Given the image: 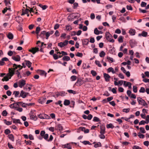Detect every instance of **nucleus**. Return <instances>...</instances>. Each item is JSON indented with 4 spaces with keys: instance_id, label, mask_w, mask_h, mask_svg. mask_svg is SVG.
I'll use <instances>...</instances> for the list:
<instances>
[{
    "instance_id": "nucleus-28",
    "label": "nucleus",
    "mask_w": 149,
    "mask_h": 149,
    "mask_svg": "<svg viewBox=\"0 0 149 149\" xmlns=\"http://www.w3.org/2000/svg\"><path fill=\"white\" fill-rule=\"evenodd\" d=\"M62 60L64 61H68L70 60V57L68 56H64L62 58Z\"/></svg>"
},
{
    "instance_id": "nucleus-40",
    "label": "nucleus",
    "mask_w": 149,
    "mask_h": 149,
    "mask_svg": "<svg viewBox=\"0 0 149 149\" xmlns=\"http://www.w3.org/2000/svg\"><path fill=\"white\" fill-rule=\"evenodd\" d=\"M65 29L68 31H70L72 29V28L70 25H67L65 26Z\"/></svg>"
},
{
    "instance_id": "nucleus-6",
    "label": "nucleus",
    "mask_w": 149,
    "mask_h": 149,
    "mask_svg": "<svg viewBox=\"0 0 149 149\" xmlns=\"http://www.w3.org/2000/svg\"><path fill=\"white\" fill-rule=\"evenodd\" d=\"M68 41L65 40L63 42H60L58 44V46L61 48H62L67 45L68 43Z\"/></svg>"
},
{
    "instance_id": "nucleus-37",
    "label": "nucleus",
    "mask_w": 149,
    "mask_h": 149,
    "mask_svg": "<svg viewBox=\"0 0 149 149\" xmlns=\"http://www.w3.org/2000/svg\"><path fill=\"white\" fill-rule=\"evenodd\" d=\"M40 74L41 75L45 76V77L47 74V73L44 71L42 70H40Z\"/></svg>"
},
{
    "instance_id": "nucleus-59",
    "label": "nucleus",
    "mask_w": 149,
    "mask_h": 149,
    "mask_svg": "<svg viewBox=\"0 0 149 149\" xmlns=\"http://www.w3.org/2000/svg\"><path fill=\"white\" fill-rule=\"evenodd\" d=\"M138 136L140 138L143 139L144 137V135L142 134H141L140 132L138 134Z\"/></svg>"
},
{
    "instance_id": "nucleus-12",
    "label": "nucleus",
    "mask_w": 149,
    "mask_h": 149,
    "mask_svg": "<svg viewBox=\"0 0 149 149\" xmlns=\"http://www.w3.org/2000/svg\"><path fill=\"white\" fill-rule=\"evenodd\" d=\"M10 0H4V2L6 6L8 7V9L10 10Z\"/></svg>"
},
{
    "instance_id": "nucleus-25",
    "label": "nucleus",
    "mask_w": 149,
    "mask_h": 149,
    "mask_svg": "<svg viewBox=\"0 0 149 149\" xmlns=\"http://www.w3.org/2000/svg\"><path fill=\"white\" fill-rule=\"evenodd\" d=\"M100 134H104L105 133V127H100Z\"/></svg>"
},
{
    "instance_id": "nucleus-50",
    "label": "nucleus",
    "mask_w": 149,
    "mask_h": 149,
    "mask_svg": "<svg viewBox=\"0 0 149 149\" xmlns=\"http://www.w3.org/2000/svg\"><path fill=\"white\" fill-rule=\"evenodd\" d=\"M91 73L93 76H95L97 75V73L96 72L93 70H92L91 71Z\"/></svg>"
},
{
    "instance_id": "nucleus-49",
    "label": "nucleus",
    "mask_w": 149,
    "mask_h": 149,
    "mask_svg": "<svg viewBox=\"0 0 149 149\" xmlns=\"http://www.w3.org/2000/svg\"><path fill=\"white\" fill-rule=\"evenodd\" d=\"M40 27L38 26L36 28V33L37 34H38L40 31Z\"/></svg>"
},
{
    "instance_id": "nucleus-22",
    "label": "nucleus",
    "mask_w": 149,
    "mask_h": 149,
    "mask_svg": "<svg viewBox=\"0 0 149 149\" xmlns=\"http://www.w3.org/2000/svg\"><path fill=\"white\" fill-rule=\"evenodd\" d=\"M19 92V91H14L13 93V95H15V97H19L20 94Z\"/></svg>"
},
{
    "instance_id": "nucleus-24",
    "label": "nucleus",
    "mask_w": 149,
    "mask_h": 149,
    "mask_svg": "<svg viewBox=\"0 0 149 149\" xmlns=\"http://www.w3.org/2000/svg\"><path fill=\"white\" fill-rule=\"evenodd\" d=\"M126 82V81H124V85H125V86H128L129 88L130 89L131 88L132 84L130 82H128L126 84H125V83Z\"/></svg>"
},
{
    "instance_id": "nucleus-8",
    "label": "nucleus",
    "mask_w": 149,
    "mask_h": 149,
    "mask_svg": "<svg viewBox=\"0 0 149 149\" xmlns=\"http://www.w3.org/2000/svg\"><path fill=\"white\" fill-rule=\"evenodd\" d=\"M39 51V48L37 47L32 48L31 49H30L29 50V52H31L33 54H35L36 52Z\"/></svg>"
},
{
    "instance_id": "nucleus-32",
    "label": "nucleus",
    "mask_w": 149,
    "mask_h": 149,
    "mask_svg": "<svg viewBox=\"0 0 149 149\" xmlns=\"http://www.w3.org/2000/svg\"><path fill=\"white\" fill-rule=\"evenodd\" d=\"M106 127L107 128L113 129L114 127V126L112 123H109L107 125Z\"/></svg>"
},
{
    "instance_id": "nucleus-15",
    "label": "nucleus",
    "mask_w": 149,
    "mask_h": 149,
    "mask_svg": "<svg viewBox=\"0 0 149 149\" xmlns=\"http://www.w3.org/2000/svg\"><path fill=\"white\" fill-rule=\"evenodd\" d=\"M56 128H57V130H59L60 132H61L63 130V127L61 124H58L56 125L55 127Z\"/></svg>"
},
{
    "instance_id": "nucleus-30",
    "label": "nucleus",
    "mask_w": 149,
    "mask_h": 149,
    "mask_svg": "<svg viewBox=\"0 0 149 149\" xmlns=\"http://www.w3.org/2000/svg\"><path fill=\"white\" fill-rule=\"evenodd\" d=\"M70 104V102L69 100H65L64 102V105L65 106H68Z\"/></svg>"
},
{
    "instance_id": "nucleus-27",
    "label": "nucleus",
    "mask_w": 149,
    "mask_h": 149,
    "mask_svg": "<svg viewBox=\"0 0 149 149\" xmlns=\"http://www.w3.org/2000/svg\"><path fill=\"white\" fill-rule=\"evenodd\" d=\"M107 71L108 72H111L113 74L115 73V71H114L113 68L112 67L109 68L107 69Z\"/></svg>"
},
{
    "instance_id": "nucleus-17",
    "label": "nucleus",
    "mask_w": 149,
    "mask_h": 149,
    "mask_svg": "<svg viewBox=\"0 0 149 149\" xmlns=\"http://www.w3.org/2000/svg\"><path fill=\"white\" fill-rule=\"evenodd\" d=\"M22 97L23 98H25L26 97V92L23 91H21L19 97Z\"/></svg>"
},
{
    "instance_id": "nucleus-5",
    "label": "nucleus",
    "mask_w": 149,
    "mask_h": 149,
    "mask_svg": "<svg viewBox=\"0 0 149 149\" xmlns=\"http://www.w3.org/2000/svg\"><path fill=\"white\" fill-rule=\"evenodd\" d=\"M67 93H66L64 91H61L59 92H57L55 93V94L56 95L57 97H58L59 96H65L66 95Z\"/></svg>"
},
{
    "instance_id": "nucleus-3",
    "label": "nucleus",
    "mask_w": 149,
    "mask_h": 149,
    "mask_svg": "<svg viewBox=\"0 0 149 149\" xmlns=\"http://www.w3.org/2000/svg\"><path fill=\"white\" fill-rule=\"evenodd\" d=\"M137 100L139 104H141L143 106H147V107L148 104H147L145 100L141 97H138L137 98Z\"/></svg>"
},
{
    "instance_id": "nucleus-48",
    "label": "nucleus",
    "mask_w": 149,
    "mask_h": 149,
    "mask_svg": "<svg viewBox=\"0 0 149 149\" xmlns=\"http://www.w3.org/2000/svg\"><path fill=\"white\" fill-rule=\"evenodd\" d=\"M101 146V143L100 142H97V143H96L95 144V145L94 146V147L95 148H97L99 147H100Z\"/></svg>"
},
{
    "instance_id": "nucleus-33",
    "label": "nucleus",
    "mask_w": 149,
    "mask_h": 149,
    "mask_svg": "<svg viewBox=\"0 0 149 149\" xmlns=\"http://www.w3.org/2000/svg\"><path fill=\"white\" fill-rule=\"evenodd\" d=\"M80 142L85 145L88 144L90 145H92V144L88 141H80Z\"/></svg>"
},
{
    "instance_id": "nucleus-62",
    "label": "nucleus",
    "mask_w": 149,
    "mask_h": 149,
    "mask_svg": "<svg viewBox=\"0 0 149 149\" xmlns=\"http://www.w3.org/2000/svg\"><path fill=\"white\" fill-rule=\"evenodd\" d=\"M130 110V108L124 109L123 110V111L124 112H125L126 113H127L129 112Z\"/></svg>"
},
{
    "instance_id": "nucleus-63",
    "label": "nucleus",
    "mask_w": 149,
    "mask_h": 149,
    "mask_svg": "<svg viewBox=\"0 0 149 149\" xmlns=\"http://www.w3.org/2000/svg\"><path fill=\"white\" fill-rule=\"evenodd\" d=\"M60 25L58 23L56 24L54 26V29L55 30H56L58 29Z\"/></svg>"
},
{
    "instance_id": "nucleus-16",
    "label": "nucleus",
    "mask_w": 149,
    "mask_h": 149,
    "mask_svg": "<svg viewBox=\"0 0 149 149\" xmlns=\"http://www.w3.org/2000/svg\"><path fill=\"white\" fill-rule=\"evenodd\" d=\"M45 100L46 98L42 97L38 100V102L39 103L42 104H44L45 102Z\"/></svg>"
},
{
    "instance_id": "nucleus-18",
    "label": "nucleus",
    "mask_w": 149,
    "mask_h": 149,
    "mask_svg": "<svg viewBox=\"0 0 149 149\" xmlns=\"http://www.w3.org/2000/svg\"><path fill=\"white\" fill-rule=\"evenodd\" d=\"M148 33L147 32L143 31L141 33H139L138 35L139 36H142L144 37H146L147 36Z\"/></svg>"
},
{
    "instance_id": "nucleus-2",
    "label": "nucleus",
    "mask_w": 149,
    "mask_h": 149,
    "mask_svg": "<svg viewBox=\"0 0 149 149\" xmlns=\"http://www.w3.org/2000/svg\"><path fill=\"white\" fill-rule=\"evenodd\" d=\"M105 35L106 39L108 41L112 43L114 42V40L112 38L113 37L109 32H106Z\"/></svg>"
},
{
    "instance_id": "nucleus-46",
    "label": "nucleus",
    "mask_w": 149,
    "mask_h": 149,
    "mask_svg": "<svg viewBox=\"0 0 149 149\" xmlns=\"http://www.w3.org/2000/svg\"><path fill=\"white\" fill-rule=\"evenodd\" d=\"M1 61V62H3V65H4L5 63L4 61H8V58L5 57H4V58H2Z\"/></svg>"
},
{
    "instance_id": "nucleus-7",
    "label": "nucleus",
    "mask_w": 149,
    "mask_h": 149,
    "mask_svg": "<svg viewBox=\"0 0 149 149\" xmlns=\"http://www.w3.org/2000/svg\"><path fill=\"white\" fill-rule=\"evenodd\" d=\"M84 81H82L81 78L78 79L77 82L75 83L74 85L77 86H80L83 84Z\"/></svg>"
},
{
    "instance_id": "nucleus-55",
    "label": "nucleus",
    "mask_w": 149,
    "mask_h": 149,
    "mask_svg": "<svg viewBox=\"0 0 149 149\" xmlns=\"http://www.w3.org/2000/svg\"><path fill=\"white\" fill-rule=\"evenodd\" d=\"M78 6V3L75 2L73 4V8L74 9H76L77 8Z\"/></svg>"
},
{
    "instance_id": "nucleus-23",
    "label": "nucleus",
    "mask_w": 149,
    "mask_h": 149,
    "mask_svg": "<svg viewBox=\"0 0 149 149\" xmlns=\"http://www.w3.org/2000/svg\"><path fill=\"white\" fill-rule=\"evenodd\" d=\"M7 37L9 39L12 40L13 38V35L10 32H9L7 35Z\"/></svg>"
},
{
    "instance_id": "nucleus-60",
    "label": "nucleus",
    "mask_w": 149,
    "mask_h": 149,
    "mask_svg": "<svg viewBox=\"0 0 149 149\" xmlns=\"http://www.w3.org/2000/svg\"><path fill=\"white\" fill-rule=\"evenodd\" d=\"M76 56L81 57L83 56V54L82 53L78 52L76 54H75Z\"/></svg>"
},
{
    "instance_id": "nucleus-38",
    "label": "nucleus",
    "mask_w": 149,
    "mask_h": 149,
    "mask_svg": "<svg viewBox=\"0 0 149 149\" xmlns=\"http://www.w3.org/2000/svg\"><path fill=\"white\" fill-rule=\"evenodd\" d=\"M123 37L120 36L118 38V41L119 43H122L123 42Z\"/></svg>"
},
{
    "instance_id": "nucleus-45",
    "label": "nucleus",
    "mask_w": 149,
    "mask_h": 149,
    "mask_svg": "<svg viewBox=\"0 0 149 149\" xmlns=\"http://www.w3.org/2000/svg\"><path fill=\"white\" fill-rule=\"evenodd\" d=\"M67 91L69 93H72L73 94H75L76 93V92L75 91H74L72 90H68Z\"/></svg>"
},
{
    "instance_id": "nucleus-41",
    "label": "nucleus",
    "mask_w": 149,
    "mask_h": 149,
    "mask_svg": "<svg viewBox=\"0 0 149 149\" xmlns=\"http://www.w3.org/2000/svg\"><path fill=\"white\" fill-rule=\"evenodd\" d=\"M100 121V119L97 117H94L93 118V121L95 122H98Z\"/></svg>"
},
{
    "instance_id": "nucleus-19",
    "label": "nucleus",
    "mask_w": 149,
    "mask_h": 149,
    "mask_svg": "<svg viewBox=\"0 0 149 149\" xmlns=\"http://www.w3.org/2000/svg\"><path fill=\"white\" fill-rule=\"evenodd\" d=\"M13 123H18L21 125L22 124L20 122V120L19 119H16L15 118H12Z\"/></svg>"
},
{
    "instance_id": "nucleus-44",
    "label": "nucleus",
    "mask_w": 149,
    "mask_h": 149,
    "mask_svg": "<svg viewBox=\"0 0 149 149\" xmlns=\"http://www.w3.org/2000/svg\"><path fill=\"white\" fill-rule=\"evenodd\" d=\"M107 59L108 60L109 62L112 63L114 62L113 60V58L110 57L109 56H107Z\"/></svg>"
},
{
    "instance_id": "nucleus-36",
    "label": "nucleus",
    "mask_w": 149,
    "mask_h": 149,
    "mask_svg": "<svg viewBox=\"0 0 149 149\" xmlns=\"http://www.w3.org/2000/svg\"><path fill=\"white\" fill-rule=\"evenodd\" d=\"M7 10H9L10 11H11V9L10 10L8 9V7L6 6L5 8H4L3 10H2V12L3 14H5L7 11Z\"/></svg>"
},
{
    "instance_id": "nucleus-52",
    "label": "nucleus",
    "mask_w": 149,
    "mask_h": 149,
    "mask_svg": "<svg viewBox=\"0 0 149 149\" xmlns=\"http://www.w3.org/2000/svg\"><path fill=\"white\" fill-rule=\"evenodd\" d=\"M25 143H26V145H31L32 144V142L30 141H26V140L24 141Z\"/></svg>"
},
{
    "instance_id": "nucleus-21",
    "label": "nucleus",
    "mask_w": 149,
    "mask_h": 149,
    "mask_svg": "<svg viewBox=\"0 0 149 149\" xmlns=\"http://www.w3.org/2000/svg\"><path fill=\"white\" fill-rule=\"evenodd\" d=\"M8 139L14 142L15 138L13 135L12 134H9L8 136Z\"/></svg>"
},
{
    "instance_id": "nucleus-64",
    "label": "nucleus",
    "mask_w": 149,
    "mask_h": 149,
    "mask_svg": "<svg viewBox=\"0 0 149 149\" xmlns=\"http://www.w3.org/2000/svg\"><path fill=\"white\" fill-rule=\"evenodd\" d=\"M133 149H142L141 148L137 146H134L132 147Z\"/></svg>"
},
{
    "instance_id": "nucleus-10",
    "label": "nucleus",
    "mask_w": 149,
    "mask_h": 149,
    "mask_svg": "<svg viewBox=\"0 0 149 149\" xmlns=\"http://www.w3.org/2000/svg\"><path fill=\"white\" fill-rule=\"evenodd\" d=\"M103 77L106 81L108 82L109 81V79L111 78V77L108 74L104 73Z\"/></svg>"
},
{
    "instance_id": "nucleus-56",
    "label": "nucleus",
    "mask_w": 149,
    "mask_h": 149,
    "mask_svg": "<svg viewBox=\"0 0 149 149\" xmlns=\"http://www.w3.org/2000/svg\"><path fill=\"white\" fill-rule=\"evenodd\" d=\"M140 132L142 133H146V131L144 127H141L139 128Z\"/></svg>"
},
{
    "instance_id": "nucleus-31",
    "label": "nucleus",
    "mask_w": 149,
    "mask_h": 149,
    "mask_svg": "<svg viewBox=\"0 0 149 149\" xmlns=\"http://www.w3.org/2000/svg\"><path fill=\"white\" fill-rule=\"evenodd\" d=\"M89 42V40L88 39H85L82 40L83 44L84 45H87Z\"/></svg>"
},
{
    "instance_id": "nucleus-35",
    "label": "nucleus",
    "mask_w": 149,
    "mask_h": 149,
    "mask_svg": "<svg viewBox=\"0 0 149 149\" xmlns=\"http://www.w3.org/2000/svg\"><path fill=\"white\" fill-rule=\"evenodd\" d=\"M4 123L8 125H9L12 124L11 121H8L6 119H4Z\"/></svg>"
},
{
    "instance_id": "nucleus-61",
    "label": "nucleus",
    "mask_w": 149,
    "mask_h": 149,
    "mask_svg": "<svg viewBox=\"0 0 149 149\" xmlns=\"http://www.w3.org/2000/svg\"><path fill=\"white\" fill-rule=\"evenodd\" d=\"M53 139V136L51 135L50 136L49 139H48L47 141L48 142H51L52 141Z\"/></svg>"
},
{
    "instance_id": "nucleus-34",
    "label": "nucleus",
    "mask_w": 149,
    "mask_h": 149,
    "mask_svg": "<svg viewBox=\"0 0 149 149\" xmlns=\"http://www.w3.org/2000/svg\"><path fill=\"white\" fill-rule=\"evenodd\" d=\"M129 33L131 36L134 35L135 33V30L134 29H130L129 31Z\"/></svg>"
},
{
    "instance_id": "nucleus-13",
    "label": "nucleus",
    "mask_w": 149,
    "mask_h": 149,
    "mask_svg": "<svg viewBox=\"0 0 149 149\" xmlns=\"http://www.w3.org/2000/svg\"><path fill=\"white\" fill-rule=\"evenodd\" d=\"M9 73H8L6 76L4 77L2 79V81H8L9 79H10L11 77H10L9 75H8Z\"/></svg>"
},
{
    "instance_id": "nucleus-42",
    "label": "nucleus",
    "mask_w": 149,
    "mask_h": 149,
    "mask_svg": "<svg viewBox=\"0 0 149 149\" xmlns=\"http://www.w3.org/2000/svg\"><path fill=\"white\" fill-rule=\"evenodd\" d=\"M43 119H50V116L46 114H44L43 115Z\"/></svg>"
},
{
    "instance_id": "nucleus-57",
    "label": "nucleus",
    "mask_w": 149,
    "mask_h": 149,
    "mask_svg": "<svg viewBox=\"0 0 149 149\" xmlns=\"http://www.w3.org/2000/svg\"><path fill=\"white\" fill-rule=\"evenodd\" d=\"M43 138L46 140L47 141L49 138V135L47 134H45L44 136H43Z\"/></svg>"
},
{
    "instance_id": "nucleus-4",
    "label": "nucleus",
    "mask_w": 149,
    "mask_h": 149,
    "mask_svg": "<svg viewBox=\"0 0 149 149\" xmlns=\"http://www.w3.org/2000/svg\"><path fill=\"white\" fill-rule=\"evenodd\" d=\"M29 115L31 119L34 121H36L37 120L38 118L37 117L33 111H31L29 113Z\"/></svg>"
},
{
    "instance_id": "nucleus-53",
    "label": "nucleus",
    "mask_w": 149,
    "mask_h": 149,
    "mask_svg": "<svg viewBox=\"0 0 149 149\" xmlns=\"http://www.w3.org/2000/svg\"><path fill=\"white\" fill-rule=\"evenodd\" d=\"M8 113L7 111L6 110H4L2 113L1 114L3 116H6L7 115Z\"/></svg>"
},
{
    "instance_id": "nucleus-1",
    "label": "nucleus",
    "mask_w": 149,
    "mask_h": 149,
    "mask_svg": "<svg viewBox=\"0 0 149 149\" xmlns=\"http://www.w3.org/2000/svg\"><path fill=\"white\" fill-rule=\"evenodd\" d=\"M13 68H9V74L10 77H12L15 74V70L18 68L17 65L15 63L13 64Z\"/></svg>"
},
{
    "instance_id": "nucleus-29",
    "label": "nucleus",
    "mask_w": 149,
    "mask_h": 149,
    "mask_svg": "<svg viewBox=\"0 0 149 149\" xmlns=\"http://www.w3.org/2000/svg\"><path fill=\"white\" fill-rule=\"evenodd\" d=\"M25 64L29 68L31 67L32 63L29 61H25Z\"/></svg>"
},
{
    "instance_id": "nucleus-14",
    "label": "nucleus",
    "mask_w": 149,
    "mask_h": 149,
    "mask_svg": "<svg viewBox=\"0 0 149 149\" xmlns=\"http://www.w3.org/2000/svg\"><path fill=\"white\" fill-rule=\"evenodd\" d=\"M22 69V68H19L18 70H17L16 71V72H15V74L17 75V77L19 78H21L22 77L20 75V73L19 71H20Z\"/></svg>"
},
{
    "instance_id": "nucleus-58",
    "label": "nucleus",
    "mask_w": 149,
    "mask_h": 149,
    "mask_svg": "<svg viewBox=\"0 0 149 149\" xmlns=\"http://www.w3.org/2000/svg\"><path fill=\"white\" fill-rule=\"evenodd\" d=\"M145 89L143 87H141V88L140 90L139 91V92L140 93H144L145 92Z\"/></svg>"
},
{
    "instance_id": "nucleus-39",
    "label": "nucleus",
    "mask_w": 149,
    "mask_h": 149,
    "mask_svg": "<svg viewBox=\"0 0 149 149\" xmlns=\"http://www.w3.org/2000/svg\"><path fill=\"white\" fill-rule=\"evenodd\" d=\"M105 53L104 51H102L100 53L99 56L101 57H103L105 56Z\"/></svg>"
},
{
    "instance_id": "nucleus-54",
    "label": "nucleus",
    "mask_w": 149,
    "mask_h": 149,
    "mask_svg": "<svg viewBox=\"0 0 149 149\" xmlns=\"http://www.w3.org/2000/svg\"><path fill=\"white\" fill-rule=\"evenodd\" d=\"M11 132L10 130L8 129H6L5 130L4 133L6 135L9 134Z\"/></svg>"
},
{
    "instance_id": "nucleus-47",
    "label": "nucleus",
    "mask_w": 149,
    "mask_h": 149,
    "mask_svg": "<svg viewBox=\"0 0 149 149\" xmlns=\"http://www.w3.org/2000/svg\"><path fill=\"white\" fill-rule=\"evenodd\" d=\"M77 79L76 76L74 75H73L71 77L70 79L72 81H74L76 80Z\"/></svg>"
},
{
    "instance_id": "nucleus-26",
    "label": "nucleus",
    "mask_w": 149,
    "mask_h": 149,
    "mask_svg": "<svg viewBox=\"0 0 149 149\" xmlns=\"http://www.w3.org/2000/svg\"><path fill=\"white\" fill-rule=\"evenodd\" d=\"M123 80L119 81L117 82L116 81H114V84L115 86H118L119 84L122 85L123 84Z\"/></svg>"
},
{
    "instance_id": "nucleus-11",
    "label": "nucleus",
    "mask_w": 149,
    "mask_h": 149,
    "mask_svg": "<svg viewBox=\"0 0 149 149\" xmlns=\"http://www.w3.org/2000/svg\"><path fill=\"white\" fill-rule=\"evenodd\" d=\"M12 58L14 60L17 62L21 60V57L19 55H17L15 56H13Z\"/></svg>"
},
{
    "instance_id": "nucleus-20",
    "label": "nucleus",
    "mask_w": 149,
    "mask_h": 149,
    "mask_svg": "<svg viewBox=\"0 0 149 149\" xmlns=\"http://www.w3.org/2000/svg\"><path fill=\"white\" fill-rule=\"evenodd\" d=\"M64 146V148H67L68 149H72V147L71 145H70V143H67L66 144L63 145Z\"/></svg>"
},
{
    "instance_id": "nucleus-43",
    "label": "nucleus",
    "mask_w": 149,
    "mask_h": 149,
    "mask_svg": "<svg viewBox=\"0 0 149 149\" xmlns=\"http://www.w3.org/2000/svg\"><path fill=\"white\" fill-rule=\"evenodd\" d=\"M128 1L131 3H134L135 1H137L138 3H139L140 1V0H128Z\"/></svg>"
},
{
    "instance_id": "nucleus-9",
    "label": "nucleus",
    "mask_w": 149,
    "mask_h": 149,
    "mask_svg": "<svg viewBox=\"0 0 149 149\" xmlns=\"http://www.w3.org/2000/svg\"><path fill=\"white\" fill-rule=\"evenodd\" d=\"M25 84V81L24 80L22 79L18 81L19 86L21 88L23 87Z\"/></svg>"
},
{
    "instance_id": "nucleus-51",
    "label": "nucleus",
    "mask_w": 149,
    "mask_h": 149,
    "mask_svg": "<svg viewBox=\"0 0 149 149\" xmlns=\"http://www.w3.org/2000/svg\"><path fill=\"white\" fill-rule=\"evenodd\" d=\"M94 33L95 34L98 35L100 34L99 31L97 29V28H95L94 30Z\"/></svg>"
}]
</instances>
